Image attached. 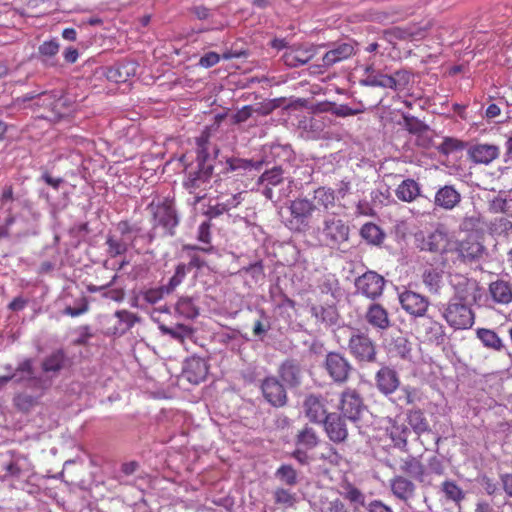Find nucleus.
<instances>
[{"instance_id":"1","label":"nucleus","mask_w":512,"mask_h":512,"mask_svg":"<svg viewBox=\"0 0 512 512\" xmlns=\"http://www.w3.org/2000/svg\"><path fill=\"white\" fill-rule=\"evenodd\" d=\"M206 141L203 138L198 140V152L196 165L186 167V178L183 186L190 194H194L195 203L206 197V190L213 175L214 166L205 148Z\"/></svg>"},{"instance_id":"2","label":"nucleus","mask_w":512,"mask_h":512,"mask_svg":"<svg viewBox=\"0 0 512 512\" xmlns=\"http://www.w3.org/2000/svg\"><path fill=\"white\" fill-rule=\"evenodd\" d=\"M147 210L151 214L152 232L161 230L162 236H174L175 229L179 224V217L175 208L174 200L164 198L157 202L152 201Z\"/></svg>"},{"instance_id":"3","label":"nucleus","mask_w":512,"mask_h":512,"mask_svg":"<svg viewBox=\"0 0 512 512\" xmlns=\"http://www.w3.org/2000/svg\"><path fill=\"white\" fill-rule=\"evenodd\" d=\"M442 317L454 330L470 329L475 323V313L461 296L452 297L443 309Z\"/></svg>"},{"instance_id":"4","label":"nucleus","mask_w":512,"mask_h":512,"mask_svg":"<svg viewBox=\"0 0 512 512\" xmlns=\"http://www.w3.org/2000/svg\"><path fill=\"white\" fill-rule=\"evenodd\" d=\"M116 231L119 235L109 234L106 238V252L111 258L124 255L133 246L136 238L133 233L138 230L128 220H121L116 224Z\"/></svg>"},{"instance_id":"5","label":"nucleus","mask_w":512,"mask_h":512,"mask_svg":"<svg viewBox=\"0 0 512 512\" xmlns=\"http://www.w3.org/2000/svg\"><path fill=\"white\" fill-rule=\"evenodd\" d=\"M317 210L316 204L305 197H298L289 205L290 218L287 226L296 232H305L310 227V219Z\"/></svg>"},{"instance_id":"6","label":"nucleus","mask_w":512,"mask_h":512,"mask_svg":"<svg viewBox=\"0 0 512 512\" xmlns=\"http://www.w3.org/2000/svg\"><path fill=\"white\" fill-rule=\"evenodd\" d=\"M411 80V74L406 70H397L393 75L382 73L369 74L362 83L370 87L389 88L394 91H404Z\"/></svg>"},{"instance_id":"7","label":"nucleus","mask_w":512,"mask_h":512,"mask_svg":"<svg viewBox=\"0 0 512 512\" xmlns=\"http://www.w3.org/2000/svg\"><path fill=\"white\" fill-rule=\"evenodd\" d=\"M351 355L359 362H375L377 356L376 344L364 333L351 335L348 343Z\"/></svg>"},{"instance_id":"8","label":"nucleus","mask_w":512,"mask_h":512,"mask_svg":"<svg viewBox=\"0 0 512 512\" xmlns=\"http://www.w3.org/2000/svg\"><path fill=\"white\" fill-rule=\"evenodd\" d=\"M263 398L274 408L284 407L288 402V395L284 385L276 376L265 377L260 384Z\"/></svg>"},{"instance_id":"9","label":"nucleus","mask_w":512,"mask_h":512,"mask_svg":"<svg viewBox=\"0 0 512 512\" xmlns=\"http://www.w3.org/2000/svg\"><path fill=\"white\" fill-rule=\"evenodd\" d=\"M349 232V226L340 218L328 217L323 222V237L326 244L332 248L339 247L348 241Z\"/></svg>"},{"instance_id":"10","label":"nucleus","mask_w":512,"mask_h":512,"mask_svg":"<svg viewBox=\"0 0 512 512\" xmlns=\"http://www.w3.org/2000/svg\"><path fill=\"white\" fill-rule=\"evenodd\" d=\"M324 369L335 383L343 384L349 379L352 366L341 353L329 352L324 361Z\"/></svg>"},{"instance_id":"11","label":"nucleus","mask_w":512,"mask_h":512,"mask_svg":"<svg viewBox=\"0 0 512 512\" xmlns=\"http://www.w3.org/2000/svg\"><path fill=\"white\" fill-rule=\"evenodd\" d=\"M419 236L421 237V244L419 245L421 250L440 254L453 252V241L443 229L438 228L427 236L422 233L416 235L417 240H419Z\"/></svg>"},{"instance_id":"12","label":"nucleus","mask_w":512,"mask_h":512,"mask_svg":"<svg viewBox=\"0 0 512 512\" xmlns=\"http://www.w3.org/2000/svg\"><path fill=\"white\" fill-rule=\"evenodd\" d=\"M485 246L479 240L478 236L469 234L460 242H453V251L458 253V257L464 262H473L483 257Z\"/></svg>"},{"instance_id":"13","label":"nucleus","mask_w":512,"mask_h":512,"mask_svg":"<svg viewBox=\"0 0 512 512\" xmlns=\"http://www.w3.org/2000/svg\"><path fill=\"white\" fill-rule=\"evenodd\" d=\"M384 285V278L374 271L364 273L355 281L357 292L372 300L382 294Z\"/></svg>"},{"instance_id":"14","label":"nucleus","mask_w":512,"mask_h":512,"mask_svg":"<svg viewBox=\"0 0 512 512\" xmlns=\"http://www.w3.org/2000/svg\"><path fill=\"white\" fill-rule=\"evenodd\" d=\"M364 407L363 399L357 390L347 388L342 392L339 409L345 418L357 421Z\"/></svg>"},{"instance_id":"15","label":"nucleus","mask_w":512,"mask_h":512,"mask_svg":"<svg viewBox=\"0 0 512 512\" xmlns=\"http://www.w3.org/2000/svg\"><path fill=\"white\" fill-rule=\"evenodd\" d=\"M402 309L414 317H424L430 305L429 299L411 290H405L399 295Z\"/></svg>"},{"instance_id":"16","label":"nucleus","mask_w":512,"mask_h":512,"mask_svg":"<svg viewBox=\"0 0 512 512\" xmlns=\"http://www.w3.org/2000/svg\"><path fill=\"white\" fill-rule=\"evenodd\" d=\"M326 403L327 400L322 395L309 394L305 397L303 410L310 422L323 423L329 415Z\"/></svg>"},{"instance_id":"17","label":"nucleus","mask_w":512,"mask_h":512,"mask_svg":"<svg viewBox=\"0 0 512 512\" xmlns=\"http://www.w3.org/2000/svg\"><path fill=\"white\" fill-rule=\"evenodd\" d=\"M417 331L425 342L440 345L445 341L446 333L444 325L429 316L424 317L419 323Z\"/></svg>"},{"instance_id":"18","label":"nucleus","mask_w":512,"mask_h":512,"mask_svg":"<svg viewBox=\"0 0 512 512\" xmlns=\"http://www.w3.org/2000/svg\"><path fill=\"white\" fill-rule=\"evenodd\" d=\"M355 54V42L352 40L338 42L322 57V66L329 68L334 64L344 61Z\"/></svg>"},{"instance_id":"19","label":"nucleus","mask_w":512,"mask_h":512,"mask_svg":"<svg viewBox=\"0 0 512 512\" xmlns=\"http://www.w3.org/2000/svg\"><path fill=\"white\" fill-rule=\"evenodd\" d=\"M376 387L384 395L394 393L399 385L400 378L396 370L391 367L383 366L375 375Z\"/></svg>"},{"instance_id":"20","label":"nucleus","mask_w":512,"mask_h":512,"mask_svg":"<svg viewBox=\"0 0 512 512\" xmlns=\"http://www.w3.org/2000/svg\"><path fill=\"white\" fill-rule=\"evenodd\" d=\"M284 182V170L281 166H274L266 170L257 180L258 186H263L262 194L266 199L272 200L274 197L273 187Z\"/></svg>"},{"instance_id":"21","label":"nucleus","mask_w":512,"mask_h":512,"mask_svg":"<svg viewBox=\"0 0 512 512\" xmlns=\"http://www.w3.org/2000/svg\"><path fill=\"white\" fill-rule=\"evenodd\" d=\"M468 158L475 164L488 165L499 157V147L492 144H475L468 149Z\"/></svg>"},{"instance_id":"22","label":"nucleus","mask_w":512,"mask_h":512,"mask_svg":"<svg viewBox=\"0 0 512 512\" xmlns=\"http://www.w3.org/2000/svg\"><path fill=\"white\" fill-rule=\"evenodd\" d=\"M390 489L395 498L409 504L415 496L416 485L410 479L396 475L390 479Z\"/></svg>"},{"instance_id":"23","label":"nucleus","mask_w":512,"mask_h":512,"mask_svg":"<svg viewBox=\"0 0 512 512\" xmlns=\"http://www.w3.org/2000/svg\"><path fill=\"white\" fill-rule=\"evenodd\" d=\"M315 55L313 46H298L288 48L282 58L285 65L296 68L308 63Z\"/></svg>"},{"instance_id":"24","label":"nucleus","mask_w":512,"mask_h":512,"mask_svg":"<svg viewBox=\"0 0 512 512\" xmlns=\"http://www.w3.org/2000/svg\"><path fill=\"white\" fill-rule=\"evenodd\" d=\"M208 374V365L200 357H191L186 360L183 368V376L192 384L204 381Z\"/></svg>"},{"instance_id":"25","label":"nucleus","mask_w":512,"mask_h":512,"mask_svg":"<svg viewBox=\"0 0 512 512\" xmlns=\"http://www.w3.org/2000/svg\"><path fill=\"white\" fill-rule=\"evenodd\" d=\"M327 436L334 443L344 442L348 436L345 420L340 415L329 414L323 421Z\"/></svg>"},{"instance_id":"26","label":"nucleus","mask_w":512,"mask_h":512,"mask_svg":"<svg viewBox=\"0 0 512 512\" xmlns=\"http://www.w3.org/2000/svg\"><path fill=\"white\" fill-rule=\"evenodd\" d=\"M281 380L290 388L298 387L302 381V370L299 363L293 359L285 360L278 368Z\"/></svg>"},{"instance_id":"27","label":"nucleus","mask_w":512,"mask_h":512,"mask_svg":"<svg viewBox=\"0 0 512 512\" xmlns=\"http://www.w3.org/2000/svg\"><path fill=\"white\" fill-rule=\"evenodd\" d=\"M461 201L460 193L452 185H445L437 190L434 204L445 210H452Z\"/></svg>"},{"instance_id":"28","label":"nucleus","mask_w":512,"mask_h":512,"mask_svg":"<svg viewBox=\"0 0 512 512\" xmlns=\"http://www.w3.org/2000/svg\"><path fill=\"white\" fill-rule=\"evenodd\" d=\"M489 295L492 301L499 305H508L512 302V285L510 282L498 279L489 284Z\"/></svg>"},{"instance_id":"29","label":"nucleus","mask_w":512,"mask_h":512,"mask_svg":"<svg viewBox=\"0 0 512 512\" xmlns=\"http://www.w3.org/2000/svg\"><path fill=\"white\" fill-rule=\"evenodd\" d=\"M137 71V64L132 61L119 62L108 68L107 79L115 83H124L134 76Z\"/></svg>"},{"instance_id":"30","label":"nucleus","mask_w":512,"mask_h":512,"mask_svg":"<svg viewBox=\"0 0 512 512\" xmlns=\"http://www.w3.org/2000/svg\"><path fill=\"white\" fill-rule=\"evenodd\" d=\"M365 319L372 327L379 330H386L391 325L387 310L377 303H373L368 307Z\"/></svg>"},{"instance_id":"31","label":"nucleus","mask_w":512,"mask_h":512,"mask_svg":"<svg viewBox=\"0 0 512 512\" xmlns=\"http://www.w3.org/2000/svg\"><path fill=\"white\" fill-rule=\"evenodd\" d=\"M389 423L387 432L394 446L400 450H407L408 436L410 434L408 426L397 419H390Z\"/></svg>"},{"instance_id":"32","label":"nucleus","mask_w":512,"mask_h":512,"mask_svg":"<svg viewBox=\"0 0 512 512\" xmlns=\"http://www.w3.org/2000/svg\"><path fill=\"white\" fill-rule=\"evenodd\" d=\"M264 161H253L250 159H243L238 157H230L226 160V167L223 171L224 174L236 172L237 175H243L246 171L256 170L260 171L263 167Z\"/></svg>"},{"instance_id":"33","label":"nucleus","mask_w":512,"mask_h":512,"mask_svg":"<svg viewBox=\"0 0 512 512\" xmlns=\"http://www.w3.org/2000/svg\"><path fill=\"white\" fill-rule=\"evenodd\" d=\"M407 423L415 434L421 436L431 431L425 412L420 408H412L406 414Z\"/></svg>"},{"instance_id":"34","label":"nucleus","mask_w":512,"mask_h":512,"mask_svg":"<svg viewBox=\"0 0 512 512\" xmlns=\"http://www.w3.org/2000/svg\"><path fill=\"white\" fill-rule=\"evenodd\" d=\"M420 194V184L411 178L403 180L395 189L396 197L402 202L411 203L415 201Z\"/></svg>"},{"instance_id":"35","label":"nucleus","mask_w":512,"mask_h":512,"mask_svg":"<svg viewBox=\"0 0 512 512\" xmlns=\"http://www.w3.org/2000/svg\"><path fill=\"white\" fill-rule=\"evenodd\" d=\"M400 470L406 475H409L419 482L425 481L426 470L421 460L415 456L409 455L401 459Z\"/></svg>"},{"instance_id":"36","label":"nucleus","mask_w":512,"mask_h":512,"mask_svg":"<svg viewBox=\"0 0 512 512\" xmlns=\"http://www.w3.org/2000/svg\"><path fill=\"white\" fill-rule=\"evenodd\" d=\"M115 317L117 318V322L112 328H109V333L118 336L129 331L139 320L136 314L128 310L116 311Z\"/></svg>"},{"instance_id":"37","label":"nucleus","mask_w":512,"mask_h":512,"mask_svg":"<svg viewBox=\"0 0 512 512\" xmlns=\"http://www.w3.org/2000/svg\"><path fill=\"white\" fill-rule=\"evenodd\" d=\"M67 363V356L63 349H57L46 356L42 362V370L45 373H58Z\"/></svg>"},{"instance_id":"38","label":"nucleus","mask_w":512,"mask_h":512,"mask_svg":"<svg viewBox=\"0 0 512 512\" xmlns=\"http://www.w3.org/2000/svg\"><path fill=\"white\" fill-rule=\"evenodd\" d=\"M476 336L481 341L483 346L488 349L494 351H501L504 348L502 339L494 330L487 328H478L476 330Z\"/></svg>"},{"instance_id":"39","label":"nucleus","mask_w":512,"mask_h":512,"mask_svg":"<svg viewBox=\"0 0 512 512\" xmlns=\"http://www.w3.org/2000/svg\"><path fill=\"white\" fill-rule=\"evenodd\" d=\"M33 367H32V361L29 359L24 360L19 364L17 369L12 375L9 376H1L0 382L1 383H7L10 380H15L17 382L21 381H28L33 378Z\"/></svg>"},{"instance_id":"40","label":"nucleus","mask_w":512,"mask_h":512,"mask_svg":"<svg viewBox=\"0 0 512 512\" xmlns=\"http://www.w3.org/2000/svg\"><path fill=\"white\" fill-rule=\"evenodd\" d=\"M342 495L343 498L353 506L355 511H357L359 507L366 506L364 493L351 483H347L344 486V492Z\"/></svg>"},{"instance_id":"41","label":"nucleus","mask_w":512,"mask_h":512,"mask_svg":"<svg viewBox=\"0 0 512 512\" xmlns=\"http://www.w3.org/2000/svg\"><path fill=\"white\" fill-rule=\"evenodd\" d=\"M317 208L322 207L324 210L332 208L335 204V194L330 188L319 187L314 191V201Z\"/></svg>"},{"instance_id":"42","label":"nucleus","mask_w":512,"mask_h":512,"mask_svg":"<svg viewBox=\"0 0 512 512\" xmlns=\"http://www.w3.org/2000/svg\"><path fill=\"white\" fill-rule=\"evenodd\" d=\"M422 280L430 293H438L442 285V272L435 268L426 269L422 274Z\"/></svg>"},{"instance_id":"43","label":"nucleus","mask_w":512,"mask_h":512,"mask_svg":"<svg viewBox=\"0 0 512 512\" xmlns=\"http://www.w3.org/2000/svg\"><path fill=\"white\" fill-rule=\"evenodd\" d=\"M360 235L368 243L379 245L383 239L384 234L379 226L374 223H365L360 229Z\"/></svg>"},{"instance_id":"44","label":"nucleus","mask_w":512,"mask_h":512,"mask_svg":"<svg viewBox=\"0 0 512 512\" xmlns=\"http://www.w3.org/2000/svg\"><path fill=\"white\" fill-rule=\"evenodd\" d=\"M441 490L444 493L446 500L452 501L456 504H460L465 498L464 491L454 481H444L441 485Z\"/></svg>"},{"instance_id":"45","label":"nucleus","mask_w":512,"mask_h":512,"mask_svg":"<svg viewBox=\"0 0 512 512\" xmlns=\"http://www.w3.org/2000/svg\"><path fill=\"white\" fill-rule=\"evenodd\" d=\"M319 439L315 430L305 426L296 436V444L306 449H313L318 445Z\"/></svg>"},{"instance_id":"46","label":"nucleus","mask_w":512,"mask_h":512,"mask_svg":"<svg viewBox=\"0 0 512 512\" xmlns=\"http://www.w3.org/2000/svg\"><path fill=\"white\" fill-rule=\"evenodd\" d=\"M176 311L185 318L193 319L199 315V309L192 298L182 297L176 304Z\"/></svg>"},{"instance_id":"47","label":"nucleus","mask_w":512,"mask_h":512,"mask_svg":"<svg viewBox=\"0 0 512 512\" xmlns=\"http://www.w3.org/2000/svg\"><path fill=\"white\" fill-rule=\"evenodd\" d=\"M311 314L317 320L326 323H333L336 317V311L333 306L314 305L311 307Z\"/></svg>"},{"instance_id":"48","label":"nucleus","mask_w":512,"mask_h":512,"mask_svg":"<svg viewBox=\"0 0 512 512\" xmlns=\"http://www.w3.org/2000/svg\"><path fill=\"white\" fill-rule=\"evenodd\" d=\"M465 143L454 137H445L442 143L437 147L440 154L449 155L453 152L463 150Z\"/></svg>"},{"instance_id":"49","label":"nucleus","mask_w":512,"mask_h":512,"mask_svg":"<svg viewBox=\"0 0 512 512\" xmlns=\"http://www.w3.org/2000/svg\"><path fill=\"white\" fill-rule=\"evenodd\" d=\"M187 265L184 263L178 264L175 269L174 275L170 278L165 289L167 293L174 291L185 279L187 275Z\"/></svg>"},{"instance_id":"50","label":"nucleus","mask_w":512,"mask_h":512,"mask_svg":"<svg viewBox=\"0 0 512 512\" xmlns=\"http://www.w3.org/2000/svg\"><path fill=\"white\" fill-rule=\"evenodd\" d=\"M404 126L409 133L418 136L428 131V126L413 116H404Z\"/></svg>"},{"instance_id":"51","label":"nucleus","mask_w":512,"mask_h":512,"mask_svg":"<svg viewBox=\"0 0 512 512\" xmlns=\"http://www.w3.org/2000/svg\"><path fill=\"white\" fill-rule=\"evenodd\" d=\"M276 476L290 486L297 482L296 470L290 465H281L276 471Z\"/></svg>"},{"instance_id":"52","label":"nucleus","mask_w":512,"mask_h":512,"mask_svg":"<svg viewBox=\"0 0 512 512\" xmlns=\"http://www.w3.org/2000/svg\"><path fill=\"white\" fill-rule=\"evenodd\" d=\"M2 469L5 471V474L0 477L1 481H5L8 478L18 479L22 473V468L17 460L3 464Z\"/></svg>"},{"instance_id":"53","label":"nucleus","mask_w":512,"mask_h":512,"mask_svg":"<svg viewBox=\"0 0 512 512\" xmlns=\"http://www.w3.org/2000/svg\"><path fill=\"white\" fill-rule=\"evenodd\" d=\"M41 57L51 58L59 52V43L56 40L44 41L38 48Z\"/></svg>"},{"instance_id":"54","label":"nucleus","mask_w":512,"mask_h":512,"mask_svg":"<svg viewBox=\"0 0 512 512\" xmlns=\"http://www.w3.org/2000/svg\"><path fill=\"white\" fill-rule=\"evenodd\" d=\"M331 113L337 117H347V116H354V115H358L360 113L363 112L362 109H353V108H350L348 105L346 104H341V105H334L331 109H330Z\"/></svg>"},{"instance_id":"55","label":"nucleus","mask_w":512,"mask_h":512,"mask_svg":"<svg viewBox=\"0 0 512 512\" xmlns=\"http://www.w3.org/2000/svg\"><path fill=\"white\" fill-rule=\"evenodd\" d=\"M480 217L479 216H468L466 215L461 223H460V230L462 231H474L476 230L480 225Z\"/></svg>"},{"instance_id":"56","label":"nucleus","mask_w":512,"mask_h":512,"mask_svg":"<svg viewBox=\"0 0 512 512\" xmlns=\"http://www.w3.org/2000/svg\"><path fill=\"white\" fill-rule=\"evenodd\" d=\"M428 471L431 474L442 476L445 472L442 460L437 456L431 457L428 460Z\"/></svg>"},{"instance_id":"57","label":"nucleus","mask_w":512,"mask_h":512,"mask_svg":"<svg viewBox=\"0 0 512 512\" xmlns=\"http://www.w3.org/2000/svg\"><path fill=\"white\" fill-rule=\"evenodd\" d=\"M82 304L81 306L79 307H71V306H67L63 313L65 315H68V316H71V317H78L84 313H86L89 309V305H88V302L86 300V298H82Z\"/></svg>"},{"instance_id":"58","label":"nucleus","mask_w":512,"mask_h":512,"mask_svg":"<svg viewBox=\"0 0 512 512\" xmlns=\"http://www.w3.org/2000/svg\"><path fill=\"white\" fill-rule=\"evenodd\" d=\"M168 333L175 339H184L190 337L193 333V330L186 325H178L174 329H169Z\"/></svg>"},{"instance_id":"59","label":"nucleus","mask_w":512,"mask_h":512,"mask_svg":"<svg viewBox=\"0 0 512 512\" xmlns=\"http://www.w3.org/2000/svg\"><path fill=\"white\" fill-rule=\"evenodd\" d=\"M220 61V56L216 52H208L203 55L199 60V65L204 68L215 66Z\"/></svg>"},{"instance_id":"60","label":"nucleus","mask_w":512,"mask_h":512,"mask_svg":"<svg viewBox=\"0 0 512 512\" xmlns=\"http://www.w3.org/2000/svg\"><path fill=\"white\" fill-rule=\"evenodd\" d=\"M37 404V398L30 395H19L16 398V405L22 410H29Z\"/></svg>"},{"instance_id":"61","label":"nucleus","mask_w":512,"mask_h":512,"mask_svg":"<svg viewBox=\"0 0 512 512\" xmlns=\"http://www.w3.org/2000/svg\"><path fill=\"white\" fill-rule=\"evenodd\" d=\"M368 512H394L393 509L381 500H372L366 505Z\"/></svg>"},{"instance_id":"62","label":"nucleus","mask_w":512,"mask_h":512,"mask_svg":"<svg viewBox=\"0 0 512 512\" xmlns=\"http://www.w3.org/2000/svg\"><path fill=\"white\" fill-rule=\"evenodd\" d=\"M243 192H238L231 197L225 199L224 201H221L222 204L226 207H222V210H231L233 208L238 207L241 202L243 201L242 197Z\"/></svg>"},{"instance_id":"63","label":"nucleus","mask_w":512,"mask_h":512,"mask_svg":"<svg viewBox=\"0 0 512 512\" xmlns=\"http://www.w3.org/2000/svg\"><path fill=\"white\" fill-rule=\"evenodd\" d=\"M253 108L251 105H246L238 110L233 118L235 123H243L247 121L252 116Z\"/></svg>"},{"instance_id":"64","label":"nucleus","mask_w":512,"mask_h":512,"mask_svg":"<svg viewBox=\"0 0 512 512\" xmlns=\"http://www.w3.org/2000/svg\"><path fill=\"white\" fill-rule=\"evenodd\" d=\"M275 501L277 503H281V504L292 505V503H293V496L286 489H277L275 491Z\"/></svg>"}]
</instances>
